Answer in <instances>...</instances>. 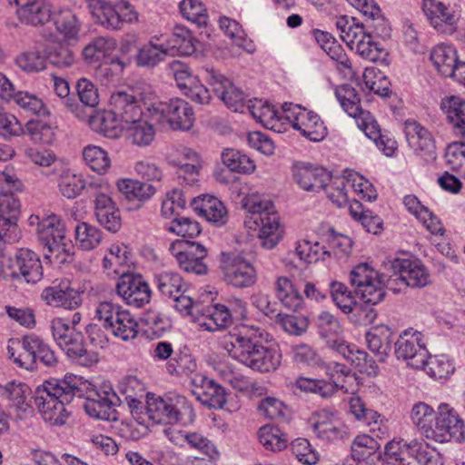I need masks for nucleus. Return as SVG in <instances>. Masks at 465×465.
<instances>
[{"label": "nucleus", "mask_w": 465, "mask_h": 465, "mask_svg": "<svg viewBox=\"0 0 465 465\" xmlns=\"http://www.w3.org/2000/svg\"><path fill=\"white\" fill-rule=\"evenodd\" d=\"M259 327L241 325L225 334L221 346L230 357L254 371L267 373L281 365L280 350Z\"/></svg>", "instance_id": "f257e3e1"}, {"label": "nucleus", "mask_w": 465, "mask_h": 465, "mask_svg": "<svg viewBox=\"0 0 465 465\" xmlns=\"http://www.w3.org/2000/svg\"><path fill=\"white\" fill-rule=\"evenodd\" d=\"M242 204L247 212L245 227L252 231L259 230L258 238L262 246L269 250L273 249L285 234V227L273 203L256 193H252L242 198Z\"/></svg>", "instance_id": "f03ea898"}, {"label": "nucleus", "mask_w": 465, "mask_h": 465, "mask_svg": "<svg viewBox=\"0 0 465 465\" xmlns=\"http://www.w3.org/2000/svg\"><path fill=\"white\" fill-rule=\"evenodd\" d=\"M335 25L341 38L362 58L371 62L384 59L387 54L385 49L373 41L371 35L366 32L363 24L357 22L353 17L341 15L336 17Z\"/></svg>", "instance_id": "7ed1b4c3"}, {"label": "nucleus", "mask_w": 465, "mask_h": 465, "mask_svg": "<svg viewBox=\"0 0 465 465\" xmlns=\"http://www.w3.org/2000/svg\"><path fill=\"white\" fill-rule=\"evenodd\" d=\"M147 109L152 121L162 126L168 125L173 130H190L195 121L193 107L180 98L152 103Z\"/></svg>", "instance_id": "20e7f679"}, {"label": "nucleus", "mask_w": 465, "mask_h": 465, "mask_svg": "<svg viewBox=\"0 0 465 465\" xmlns=\"http://www.w3.org/2000/svg\"><path fill=\"white\" fill-rule=\"evenodd\" d=\"M285 127L292 126L312 142L322 141L328 134L326 125L321 117L312 111L294 104H283Z\"/></svg>", "instance_id": "39448f33"}, {"label": "nucleus", "mask_w": 465, "mask_h": 465, "mask_svg": "<svg viewBox=\"0 0 465 465\" xmlns=\"http://www.w3.org/2000/svg\"><path fill=\"white\" fill-rule=\"evenodd\" d=\"M154 98V94L151 91H139L135 88L128 90L116 91L111 94L109 100L110 108L114 110L120 121L124 125L135 124L143 117L141 104H148V102Z\"/></svg>", "instance_id": "423d86ee"}, {"label": "nucleus", "mask_w": 465, "mask_h": 465, "mask_svg": "<svg viewBox=\"0 0 465 465\" xmlns=\"http://www.w3.org/2000/svg\"><path fill=\"white\" fill-rule=\"evenodd\" d=\"M351 283L365 303L377 304L382 301L387 287L383 276L368 263H360L351 272Z\"/></svg>", "instance_id": "0eeeda50"}, {"label": "nucleus", "mask_w": 465, "mask_h": 465, "mask_svg": "<svg viewBox=\"0 0 465 465\" xmlns=\"http://www.w3.org/2000/svg\"><path fill=\"white\" fill-rule=\"evenodd\" d=\"M392 267L395 272L387 280V288L393 292L406 286L422 287L430 282V274L419 260L396 259Z\"/></svg>", "instance_id": "6e6552de"}, {"label": "nucleus", "mask_w": 465, "mask_h": 465, "mask_svg": "<svg viewBox=\"0 0 465 465\" xmlns=\"http://www.w3.org/2000/svg\"><path fill=\"white\" fill-rule=\"evenodd\" d=\"M34 401L44 420L52 425L64 424L69 416L65 408L68 402L50 384L45 382L36 389Z\"/></svg>", "instance_id": "1a4fd4ad"}, {"label": "nucleus", "mask_w": 465, "mask_h": 465, "mask_svg": "<svg viewBox=\"0 0 465 465\" xmlns=\"http://www.w3.org/2000/svg\"><path fill=\"white\" fill-rule=\"evenodd\" d=\"M220 261L224 278L230 284L238 288H245L255 283L256 270L242 254L223 252Z\"/></svg>", "instance_id": "9d476101"}, {"label": "nucleus", "mask_w": 465, "mask_h": 465, "mask_svg": "<svg viewBox=\"0 0 465 465\" xmlns=\"http://www.w3.org/2000/svg\"><path fill=\"white\" fill-rule=\"evenodd\" d=\"M464 427L458 411L449 403L442 402L436 411L431 440L448 442L453 438L460 440L463 436Z\"/></svg>", "instance_id": "9b49d317"}, {"label": "nucleus", "mask_w": 465, "mask_h": 465, "mask_svg": "<svg viewBox=\"0 0 465 465\" xmlns=\"http://www.w3.org/2000/svg\"><path fill=\"white\" fill-rule=\"evenodd\" d=\"M169 250L182 270L196 274L207 272V266L203 262L207 255L204 246L189 241L176 240Z\"/></svg>", "instance_id": "f8f14e48"}, {"label": "nucleus", "mask_w": 465, "mask_h": 465, "mask_svg": "<svg viewBox=\"0 0 465 465\" xmlns=\"http://www.w3.org/2000/svg\"><path fill=\"white\" fill-rule=\"evenodd\" d=\"M395 353L407 361L414 369H421L427 362L428 351L421 332L413 329L405 330L396 342Z\"/></svg>", "instance_id": "ddd939ff"}, {"label": "nucleus", "mask_w": 465, "mask_h": 465, "mask_svg": "<svg viewBox=\"0 0 465 465\" xmlns=\"http://www.w3.org/2000/svg\"><path fill=\"white\" fill-rule=\"evenodd\" d=\"M15 192H0V240L5 242L15 241L18 236L21 202Z\"/></svg>", "instance_id": "4468645a"}, {"label": "nucleus", "mask_w": 465, "mask_h": 465, "mask_svg": "<svg viewBox=\"0 0 465 465\" xmlns=\"http://www.w3.org/2000/svg\"><path fill=\"white\" fill-rule=\"evenodd\" d=\"M84 292V288L68 279H63L57 284L45 288L41 299L50 306L75 310L82 304Z\"/></svg>", "instance_id": "2eb2a0df"}, {"label": "nucleus", "mask_w": 465, "mask_h": 465, "mask_svg": "<svg viewBox=\"0 0 465 465\" xmlns=\"http://www.w3.org/2000/svg\"><path fill=\"white\" fill-rule=\"evenodd\" d=\"M349 372H351V370L344 364L333 362L327 367L330 381L300 377L296 381V387L302 391L315 393L322 398H329L338 391V383Z\"/></svg>", "instance_id": "dca6fc26"}, {"label": "nucleus", "mask_w": 465, "mask_h": 465, "mask_svg": "<svg viewBox=\"0 0 465 465\" xmlns=\"http://www.w3.org/2000/svg\"><path fill=\"white\" fill-rule=\"evenodd\" d=\"M116 292L126 304L137 308L149 303L152 296L147 282L141 275L133 273H123L119 277Z\"/></svg>", "instance_id": "f3484780"}, {"label": "nucleus", "mask_w": 465, "mask_h": 465, "mask_svg": "<svg viewBox=\"0 0 465 465\" xmlns=\"http://www.w3.org/2000/svg\"><path fill=\"white\" fill-rule=\"evenodd\" d=\"M6 276L21 277L28 283L39 282L43 277V266L38 254L27 248L19 249L14 259L10 260Z\"/></svg>", "instance_id": "a211bd4d"}, {"label": "nucleus", "mask_w": 465, "mask_h": 465, "mask_svg": "<svg viewBox=\"0 0 465 465\" xmlns=\"http://www.w3.org/2000/svg\"><path fill=\"white\" fill-rule=\"evenodd\" d=\"M107 183L100 184L94 195V210L97 222L106 230L116 232L122 226L120 210L111 195L105 192Z\"/></svg>", "instance_id": "6ab92c4d"}, {"label": "nucleus", "mask_w": 465, "mask_h": 465, "mask_svg": "<svg viewBox=\"0 0 465 465\" xmlns=\"http://www.w3.org/2000/svg\"><path fill=\"white\" fill-rule=\"evenodd\" d=\"M193 393L203 405L215 409L232 411L228 406L227 394L223 387L203 375L195 374L192 378Z\"/></svg>", "instance_id": "aec40b11"}, {"label": "nucleus", "mask_w": 465, "mask_h": 465, "mask_svg": "<svg viewBox=\"0 0 465 465\" xmlns=\"http://www.w3.org/2000/svg\"><path fill=\"white\" fill-rule=\"evenodd\" d=\"M294 183L303 191L318 193L331 179L323 167L309 163H297L292 168Z\"/></svg>", "instance_id": "412c9836"}, {"label": "nucleus", "mask_w": 465, "mask_h": 465, "mask_svg": "<svg viewBox=\"0 0 465 465\" xmlns=\"http://www.w3.org/2000/svg\"><path fill=\"white\" fill-rule=\"evenodd\" d=\"M206 81L213 86V92L221 98L228 108L233 112H243L246 109L243 93L232 82L213 69H205Z\"/></svg>", "instance_id": "4be33fe9"}, {"label": "nucleus", "mask_w": 465, "mask_h": 465, "mask_svg": "<svg viewBox=\"0 0 465 465\" xmlns=\"http://www.w3.org/2000/svg\"><path fill=\"white\" fill-rule=\"evenodd\" d=\"M403 131L409 147L420 157H432L435 153L436 144L431 132L413 119L404 123Z\"/></svg>", "instance_id": "5701e85b"}, {"label": "nucleus", "mask_w": 465, "mask_h": 465, "mask_svg": "<svg viewBox=\"0 0 465 465\" xmlns=\"http://www.w3.org/2000/svg\"><path fill=\"white\" fill-rule=\"evenodd\" d=\"M451 0H422V10L430 25L440 33L452 31L457 22Z\"/></svg>", "instance_id": "b1692460"}, {"label": "nucleus", "mask_w": 465, "mask_h": 465, "mask_svg": "<svg viewBox=\"0 0 465 465\" xmlns=\"http://www.w3.org/2000/svg\"><path fill=\"white\" fill-rule=\"evenodd\" d=\"M309 423L319 438L328 441L342 439L346 434L345 426L337 414L326 409L313 412Z\"/></svg>", "instance_id": "393cba45"}, {"label": "nucleus", "mask_w": 465, "mask_h": 465, "mask_svg": "<svg viewBox=\"0 0 465 465\" xmlns=\"http://www.w3.org/2000/svg\"><path fill=\"white\" fill-rule=\"evenodd\" d=\"M246 110L265 128L278 133L285 131V119L282 117L283 105L279 111L266 101L253 99L248 101Z\"/></svg>", "instance_id": "a878e982"}, {"label": "nucleus", "mask_w": 465, "mask_h": 465, "mask_svg": "<svg viewBox=\"0 0 465 465\" xmlns=\"http://www.w3.org/2000/svg\"><path fill=\"white\" fill-rule=\"evenodd\" d=\"M38 336L31 333L20 339H10L7 352L14 362L20 367L30 369L35 363V350L39 346Z\"/></svg>", "instance_id": "bb28decb"}, {"label": "nucleus", "mask_w": 465, "mask_h": 465, "mask_svg": "<svg viewBox=\"0 0 465 465\" xmlns=\"http://www.w3.org/2000/svg\"><path fill=\"white\" fill-rule=\"evenodd\" d=\"M191 205L193 211L210 223L223 225L227 222L228 212L223 203L217 197L210 194H202L195 197Z\"/></svg>", "instance_id": "cd10ccee"}, {"label": "nucleus", "mask_w": 465, "mask_h": 465, "mask_svg": "<svg viewBox=\"0 0 465 465\" xmlns=\"http://www.w3.org/2000/svg\"><path fill=\"white\" fill-rule=\"evenodd\" d=\"M198 326L209 331L225 329L232 324L231 314L224 304H212L202 309L194 317Z\"/></svg>", "instance_id": "c85d7f7f"}, {"label": "nucleus", "mask_w": 465, "mask_h": 465, "mask_svg": "<svg viewBox=\"0 0 465 465\" xmlns=\"http://www.w3.org/2000/svg\"><path fill=\"white\" fill-rule=\"evenodd\" d=\"M273 289L276 298L287 309L296 312L303 307V296L292 279L279 276L273 283Z\"/></svg>", "instance_id": "c756f323"}, {"label": "nucleus", "mask_w": 465, "mask_h": 465, "mask_svg": "<svg viewBox=\"0 0 465 465\" xmlns=\"http://www.w3.org/2000/svg\"><path fill=\"white\" fill-rule=\"evenodd\" d=\"M16 15L25 25H43L52 17L51 5L45 0H30L26 5L17 8Z\"/></svg>", "instance_id": "7c9ffc66"}, {"label": "nucleus", "mask_w": 465, "mask_h": 465, "mask_svg": "<svg viewBox=\"0 0 465 465\" xmlns=\"http://www.w3.org/2000/svg\"><path fill=\"white\" fill-rule=\"evenodd\" d=\"M89 125L94 132L108 138L119 137L125 127L112 108L108 111L97 112L91 116Z\"/></svg>", "instance_id": "2f4dec72"}, {"label": "nucleus", "mask_w": 465, "mask_h": 465, "mask_svg": "<svg viewBox=\"0 0 465 465\" xmlns=\"http://www.w3.org/2000/svg\"><path fill=\"white\" fill-rule=\"evenodd\" d=\"M166 55H171V53L169 45L163 41V36H153L139 49L136 63L139 66L153 67L163 61Z\"/></svg>", "instance_id": "473e14b6"}, {"label": "nucleus", "mask_w": 465, "mask_h": 465, "mask_svg": "<svg viewBox=\"0 0 465 465\" xmlns=\"http://www.w3.org/2000/svg\"><path fill=\"white\" fill-rule=\"evenodd\" d=\"M341 353L351 365H353L360 372L369 376H376L378 374V366L375 361L369 357L368 353L358 349L354 345L347 344L345 341L341 343L335 349Z\"/></svg>", "instance_id": "72a5a7b5"}, {"label": "nucleus", "mask_w": 465, "mask_h": 465, "mask_svg": "<svg viewBox=\"0 0 465 465\" xmlns=\"http://www.w3.org/2000/svg\"><path fill=\"white\" fill-rule=\"evenodd\" d=\"M420 440H412L407 443L402 439H393L385 446L384 456L391 465H409L412 458H415L418 447L413 448L415 442Z\"/></svg>", "instance_id": "f704fd0d"}, {"label": "nucleus", "mask_w": 465, "mask_h": 465, "mask_svg": "<svg viewBox=\"0 0 465 465\" xmlns=\"http://www.w3.org/2000/svg\"><path fill=\"white\" fill-rule=\"evenodd\" d=\"M380 444L371 436L367 434L358 435L351 444V456L359 462H365L366 465H373L380 460Z\"/></svg>", "instance_id": "c9c22d12"}, {"label": "nucleus", "mask_w": 465, "mask_h": 465, "mask_svg": "<svg viewBox=\"0 0 465 465\" xmlns=\"http://www.w3.org/2000/svg\"><path fill=\"white\" fill-rule=\"evenodd\" d=\"M435 417L436 411L424 401L416 402L410 413L412 424L428 440L432 439Z\"/></svg>", "instance_id": "e433bc0d"}, {"label": "nucleus", "mask_w": 465, "mask_h": 465, "mask_svg": "<svg viewBox=\"0 0 465 465\" xmlns=\"http://www.w3.org/2000/svg\"><path fill=\"white\" fill-rule=\"evenodd\" d=\"M147 405L152 422L171 424L179 420L180 412L171 399L151 397Z\"/></svg>", "instance_id": "4c0bfd02"}, {"label": "nucleus", "mask_w": 465, "mask_h": 465, "mask_svg": "<svg viewBox=\"0 0 465 465\" xmlns=\"http://www.w3.org/2000/svg\"><path fill=\"white\" fill-rule=\"evenodd\" d=\"M430 60L439 74L450 77L455 73L458 64L456 49L449 45H438L430 53Z\"/></svg>", "instance_id": "58836bf2"}, {"label": "nucleus", "mask_w": 465, "mask_h": 465, "mask_svg": "<svg viewBox=\"0 0 465 465\" xmlns=\"http://www.w3.org/2000/svg\"><path fill=\"white\" fill-rule=\"evenodd\" d=\"M319 334L326 340L329 346L336 349L344 341L341 337L342 327L340 322L330 312H322L316 320Z\"/></svg>", "instance_id": "ea45409f"}, {"label": "nucleus", "mask_w": 465, "mask_h": 465, "mask_svg": "<svg viewBox=\"0 0 465 465\" xmlns=\"http://www.w3.org/2000/svg\"><path fill=\"white\" fill-rule=\"evenodd\" d=\"M45 383L50 384L54 389H59L55 390V392L67 402H70L75 395L82 397L90 386L87 381L71 373L66 374L61 381H45Z\"/></svg>", "instance_id": "a19ab883"}, {"label": "nucleus", "mask_w": 465, "mask_h": 465, "mask_svg": "<svg viewBox=\"0 0 465 465\" xmlns=\"http://www.w3.org/2000/svg\"><path fill=\"white\" fill-rule=\"evenodd\" d=\"M393 332L386 324H378L367 331L365 338L369 349L377 355L383 357L391 351Z\"/></svg>", "instance_id": "79ce46f5"}, {"label": "nucleus", "mask_w": 465, "mask_h": 465, "mask_svg": "<svg viewBox=\"0 0 465 465\" xmlns=\"http://www.w3.org/2000/svg\"><path fill=\"white\" fill-rule=\"evenodd\" d=\"M116 187L128 201L144 202L149 200L156 192L155 188L150 183L128 178L118 180Z\"/></svg>", "instance_id": "37998d69"}, {"label": "nucleus", "mask_w": 465, "mask_h": 465, "mask_svg": "<svg viewBox=\"0 0 465 465\" xmlns=\"http://www.w3.org/2000/svg\"><path fill=\"white\" fill-rule=\"evenodd\" d=\"M88 8L96 21L107 29H120L117 9L105 0H88Z\"/></svg>", "instance_id": "c03bdc74"}, {"label": "nucleus", "mask_w": 465, "mask_h": 465, "mask_svg": "<svg viewBox=\"0 0 465 465\" xmlns=\"http://www.w3.org/2000/svg\"><path fill=\"white\" fill-rule=\"evenodd\" d=\"M131 250L124 243H114L104 257L103 265L109 272L123 274L131 262Z\"/></svg>", "instance_id": "a18cd8bd"}, {"label": "nucleus", "mask_w": 465, "mask_h": 465, "mask_svg": "<svg viewBox=\"0 0 465 465\" xmlns=\"http://www.w3.org/2000/svg\"><path fill=\"white\" fill-rule=\"evenodd\" d=\"M163 41L165 45H169L171 55H174L176 54L181 55H189L195 50V39L193 33L182 25H176L173 29L171 39H163Z\"/></svg>", "instance_id": "49530a36"}, {"label": "nucleus", "mask_w": 465, "mask_h": 465, "mask_svg": "<svg viewBox=\"0 0 465 465\" xmlns=\"http://www.w3.org/2000/svg\"><path fill=\"white\" fill-rule=\"evenodd\" d=\"M54 22L56 30L67 41H77L81 29V23L75 14L69 8H59L54 14Z\"/></svg>", "instance_id": "de8ad7c7"}, {"label": "nucleus", "mask_w": 465, "mask_h": 465, "mask_svg": "<svg viewBox=\"0 0 465 465\" xmlns=\"http://www.w3.org/2000/svg\"><path fill=\"white\" fill-rule=\"evenodd\" d=\"M70 340L61 348L68 357L82 366H91L98 361L97 353L85 349L81 332L74 334Z\"/></svg>", "instance_id": "09e8293b"}, {"label": "nucleus", "mask_w": 465, "mask_h": 465, "mask_svg": "<svg viewBox=\"0 0 465 465\" xmlns=\"http://www.w3.org/2000/svg\"><path fill=\"white\" fill-rule=\"evenodd\" d=\"M442 108L453 130L465 137V100L450 96L443 100Z\"/></svg>", "instance_id": "8fccbe9b"}, {"label": "nucleus", "mask_w": 465, "mask_h": 465, "mask_svg": "<svg viewBox=\"0 0 465 465\" xmlns=\"http://www.w3.org/2000/svg\"><path fill=\"white\" fill-rule=\"evenodd\" d=\"M103 238V232L88 223H80L74 229L75 246L83 251H92L97 248Z\"/></svg>", "instance_id": "3c124183"}, {"label": "nucleus", "mask_w": 465, "mask_h": 465, "mask_svg": "<svg viewBox=\"0 0 465 465\" xmlns=\"http://www.w3.org/2000/svg\"><path fill=\"white\" fill-rule=\"evenodd\" d=\"M117 47L114 38L97 37L83 50V57L88 63H95L109 57Z\"/></svg>", "instance_id": "603ef678"}, {"label": "nucleus", "mask_w": 465, "mask_h": 465, "mask_svg": "<svg viewBox=\"0 0 465 465\" xmlns=\"http://www.w3.org/2000/svg\"><path fill=\"white\" fill-rule=\"evenodd\" d=\"M260 443L270 451H282L287 447L288 439L280 428L266 424L260 428L258 431Z\"/></svg>", "instance_id": "864d4df0"}, {"label": "nucleus", "mask_w": 465, "mask_h": 465, "mask_svg": "<svg viewBox=\"0 0 465 465\" xmlns=\"http://www.w3.org/2000/svg\"><path fill=\"white\" fill-rule=\"evenodd\" d=\"M127 139L135 145L147 146L154 139L155 131L152 124L143 117L140 118L135 124H129L125 125Z\"/></svg>", "instance_id": "5fc2aeb1"}, {"label": "nucleus", "mask_w": 465, "mask_h": 465, "mask_svg": "<svg viewBox=\"0 0 465 465\" xmlns=\"http://www.w3.org/2000/svg\"><path fill=\"white\" fill-rule=\"evenodd\" d=\"M222 159L223 164L232 172L251 174L256 169V165L252 159L234 149L224 150L222 154Z\"/></svg>", "instance_id": "6e6d98bb"}, {"label": "nucleus", "mask_w": 465, "mask_h": 465, "mask_svg": "<svg viewBox=\"0 0 465 465\" xmlns=\"http://www.w3.org/2000/svg\"><path fill=\"white\" fill-rule=\"evenodd\" d=\"M350 184L348 182V171L343 175L331 177L330 181L322 188L328 198L336 205L342 206L349 201L348 189Z\"/></svg>", "instance_id": "4d7b16f0"}, {"label": "nucleus", "mask_w": 465, "mask_h": 465, "mask_svg": "<svg viewBox=\"0 0 465 465\" xmlns=\"http://www.w3.org/2000/svg\"><path fill=\"white\" fill-rule=\"evenodd\" d=\"M83 158L85 163L99 174L106 173L111 167V159L108 153L100 146L87 145L83 150Z\"/></svg>", "instance_id": "13d9d810"}, {"label": "nucleus", "mask_w": 465, "mask_h": 465, "mask_svg": "<svg viewBox=\"0 0 465 465\" xmlns=\"http://www.w3.org/2000/svg\"><path fill=\"white\" fill-rule=\"evenodd\" d=\"M295 251L299 258L307 263L324 261L331 256V251L326 250L318 241L312 242L308 239L298 241Z\"/></svg>", "instance_id": "bf43d9fd"}, {"label": "nucleus", "mask_w": 465, "mask_h": 465, "mask_svg": "<svg viewBox=\"0 0 465 465\" xmlns=\"http://www.w3.org/2000/svg\"><path fill=\"white\" fill-rule=\"evenodd\" d=\"M85 187L86 180L81 173H75L67 170L64 172L59 178V191L68 199H74L79 196Z\"/></svg>", "instance_id": "052dcab7"}, {"label": "nucleus", "mask_w": 465, "mask_h": 465, "mask_svg": "<svg viewBox=\"0 0 465 465\" xmlns=\"http://www.w3.org/2000/svg\"><path fill=\"white\" fill-rule=\"evenodd\" d=\"M29 394L30 389L25 383L11 381L5 385L0 384V396L8 400L12 406H15L24 411L28 407L26 398Z\"/></svg>", "instance_id": "680f3d73"}, {"label": "nucleus", "mask_w": 465, "mask_h": 465, "mask_svg": "<svg viewBox=\"0 0 465 465\" xmlns=\"http://www.w3.org/2000/svg\"><path fill=\"white\" fill-rule=\"evenodd\" d=\"M335 95L343 110L351 117L359 115L363 110L361 107V99L356 90L349 84L336 87Z\"/></svg>", "instance_id": "e2e57ef3"}, {"label": "nucleus", "mask_w": 465, "mask_h": 465, "mask_svg": "<svg viewBox=\"0 0 465 465\" xmlns=\"http://www.w3.org/2000/svg\"><path fill=\"white\" fill-rule=\"evenodd\" d=\"M37 233L43 243L59 238L64 239L65 225L59 216L51 214L42 219Z\"/></svg>", "instance_id": "0e129e2a"}, {"label": "nucleus", "mask_w": 465, "mask_h": 465, "mask_svg": "<svg viewBox=\"0 0 465 465\" xmlns=\"http://www.w3.org/2000/svg\"><path fill=\"white\" fill-rule=\"evenodd\" d=\"M47 249L45 257L54 263H64L73 253L74 246L71 241L64 235V239H55L44 242Z\"/></svg>", "instance_id": "69168bd1"}, {"label": "nucleus", "mask_w": 465, "mask_h": 465, "mask_svg": "<svg viewBox=\"0 0 465 465\" xmlns=\"http://www.w3.org/2000/svg\"><path fill=\"white\" fill-rule=\"evenodd\" d=\"M184 18L199 26H205L208 22L207 9L201 0H183L179 5Z\"/></svg>", "instance_id": "338daca9"}, {"label": "nucleus", "mask_w": 465, "mask_h": 465, "mask_svg": "<svg viewBox=\"0 0 465 465\" xmlns=\"http://www.w3.org/2000/svg\"><path fill=\"white\" fill-rule=\"evenodd\" d=\"M166 229L183 238H194L201 233L202 230L197 221L185 216L173 218Z\"/></svg>", "instance_id": "774afa93"}]
</instances>
